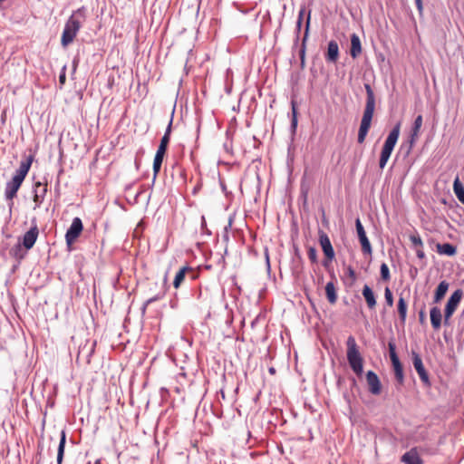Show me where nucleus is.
Here are the masks:
<instances>
[{
	"instance_id": "412c9836",
	"label": "nucleus",
	"mask_w": 464,
	"mask_h": 464,
	"mask_svg": "<svg viewBox=\"0 0 464 464\" xmlns=\"http://www.w3.org/2000/svg\"><path fill=\"white\" fill-rule=\"evenodd\" d=\"M362 53V44L359 36L356 34L351 35L350 54L353 58H357Z\"/></svg>"
},
{
	"instance_id": "4468645a",
	"label": "nucleus",
	"mask_w": 464,
	"mask_h": 464,
	"mask_svg": "<svg viewBox=\"0 0 464 464\" xmlns=\"http://www.w3.org/2000/svg\"><path fill=\"white\" fill-rule=\"evenodd\" d=\"M366 382L369 387V392L373 395H379L382 392V384L378 375L372 372L368 371L366 373Z\"/></svg>"
},
{
	"instance_id": "5701e85b",
	"label": "nucleus",
	"mask_w": 464,
	"mask_h": 464,
	"mask_svg": "<svg viewBox=\"0 0 464 464\" xmlns=\"http://www.w3.org/2000/svg\"><path fill=\"white\" fill-rule=\"evenodd\" d=\"M422 122H423L422 116L418 115L414 120L412 129H411V144L414 143L415 140H417V138L419 137V133H420V128L422 126Z\"/></svg>"
},
{
	"instance_id": "a211bd4d",
	"label": "nucleus",
	"mask_w": 464,
	"mask_h": 464,
	"mask_svg": "<svg viewBox=\"0 0 464 464\" xmlns=\"http://www.w3.org/2000/svg\"><path fill=\"white\" fill-rule=\"evenodd\" d=\"M404 464H423L416 448L405 452L401 459Z\"/></svg>"
},
{
	"instance_id": "423d86ee",
	"label": "nucleus",
	"mask_w": 464,
	"mask_h": 464,
	"mask_svg": "<svg viewBox=\"0 0 464 464\" xmlns=\"http://www.w3.org/2000/svg\"><path fill=\"white\" fill-rule=\"evenodd\" d=\"M401 130V122H397L392 130L390 131L388 137L385 140L384 145L382 147L381 157L379 160V166L382 169L386 166L391 154L397 143V140L400 136Z\"/></svg>"
},
{
	"instance_id": "f8f14e48",
	"label": "nucleus",
	"mask_w": 464,
	"mask_h": 464,
	"mask_svg": "<svg viewBox=\"0 0 464 464\" xmlns=\"http://www.w3.org/2000/svg\"><path fill=\"white\" fill-rule=\"evenodd\" d=\"M411 356H412L413 366H414L420 381L423 382L424 385L430 386V377H429L427 371L425 370L421 357L415 351L411 352Z\"/></svg>"
},
{
	"instance_id": "a878e982",
	"label": "nucleus",
	"mask_w": 464,
	"mask_h": 464,
	"mask_svg": "<svg viewBox=\"0 0 464 464\" xmlns=\"http://www.w3.org/2000/svg\"><path fill=\"white\" fill-rule=\"evenodd\" d=\"M437 251L440 255H446V256H451L456 254L457 249L453 245H451L450 243H445V244H438Z\"/></svg>"
},
{
	"instance_id": "0eeeda50",
	"label": "nucleus",
	"mask_w": 464,
	"mask_h": 464,
	"mask_svg": "<svg viewBox=\"0 0 464 464\" xmlns=\"http://www.w3.org/2000/svg\"><path fill=\"white\" fill-rule=\"evenodd\" d=\"M462 297L463 291L461 289H457L450 296L444 310V324L446 325L450 324V319L458 308Z\"/></svg>"
},
{
	"instance_id": "09e8293b",
	"label": "nucleus",
	"mask_w": 464,
	"mask_h": 464,
	"mask_svg": "<svg viewBox=\"0 0 464 464\" xmlns=\"http://www.w3.org/2000/svg\"><path fill=\"white\" fill-rule=\"evenodd\" d=\"M269 372H270L271 374H274V373L276 372L275 368H273V367L269 368Z\"/></svg>"
},
{
	"instance_id": "393cba45",
	"label": "nucleus",
	"mask_w": 464,
	"mask_h": 464,
	"mask_svg": "<svg viewBox=\"0 0 464 464\" xmlns=\"http://www.w3.org/2000/svg\"><path fill=\"white\" fill-rule=\"evenodd\" d=\"M325 294L327 300L330 304H334L337 301V294L335 285L333 281H330L325 285Z\"/></svg>"
},
{
	"instance_id": "6ab92c4d",
	"label": "nucleus",
	"mask_w": 464,
	"mask_h": 464,
	"mask_svg": "<svg viewBox=\"0 0 464 464\" xmlns=\"http://www.w3.org/2000/svg\"><path fill=\"white\" fill-rule=\"evenodd\" d=\"M362 295L365 299V302L367 304V306L369 309H373L376 306V297L372 291V289L368 285H365L362 288Z\"/></svg>"
},
{
	"instance_id": "c756f323",
	"label": "nucleus",
	"mask_w": 464,
	"mask_h": 464,
	"mask_svg": "<svg viewBox=\"0 0 464 464\" xmlns=\"http://www.w3.org/2000/svg\"><path fill=\"white\" fill-rule=\"evenodd\" d=\"M188 271H191V268L189 266H183L180 268L178 273L175 276L174 281H173V286L175 288H179L181 283L184 281L186 273Z\"/></svg>"
},
{
	"instance_id": "9b49d317",
	"label": "nucleus",
	"mask_w": 464,
	"mask_h": 464,
	"mask_svg": "<svg viewBox=\"0 0 464 464\" xmlns=\"http://www.w3.org/2000/svg\"><path fill=\"white\" fill-rule=\"evenodd\" d=\"M83 229L82 222L80 218H74L72 224L65 234V240L67 246H71L79 237Z\"/></svg>"
},
{
	"instance_id": "aec40b11",
	"label": "nucleus",
	"mask_w": 464,
	"mask_h": 464,
	"mask_svg": "<svg viewBox=\"0 0 464 464\" xmlns=\"http://www.w3.org/2000/svg\"><path fill=\"white\" fill-rule=\"evenodd\" d=\"M430 324L434 330H439L441 326V311L439 307L434 306L430 311Z\"/></svg>"
},
{
	"instance_id": "f704fd0d",
	"label": "nucleus",
	"mask_w": 464,
	"mask_h": 464,
	"mask_svg": "<svg viewBox=\"0 0 464 464\" xmlns=\"http://www.w3.org/2000/svg\"><path fill=\"white\" fill-rule=\"evenodd\" d=\"M307 255H308V258L310 259V261L312 263L317 262V251H316L315 247L309 246L307 249Z\"/></svg>"
},
{
	"instance_id": "cd10ccee",
	"label": "nucleus",
	"mask_w": 464,
	"mask_h": 464,
	"mask_svg": "<svg viewBox=\"0 0 464 464\" xmlns=\"http://www.w3.org/2000/svg\"><path fill=\"white\" fill-rule=\"evenodd\" d=\"M453 191L457 198L464 204V186L460 182L459 177H457L453 182Z\"/></svg>"
},
{
	"instance_id": "7ed1b4c3",
	"label": "nucleus",
	"mask_w": 464,
	"mask_h": 464,
	"mask_svg": "<svg viewBox=\"0 0 464 464\" xmlns=\"http://www.w3.org/2000/svg\"><path fill=\"white\" fill-rule=\"evenodd\" d=\"M85 19V9L81 7L74 11L68 18L64 24V28L61 37V44L67 47L71 44L80 31L82 22Z\"/></svg>"
},
{
	"instance_id": "e433bc0d",
	"label": "nucleus",
	"mask_w": 464,
	"mask_h": 464,
	"mask_svg": "<svg viewBox=\"0 0 464 464\" xmlns=\"http://www.w3.org/2000/svg\"><path fill=\"white\" fill-rule=\"evenodd\" d=\"M384 297H385L386 304L389 306H392L393 305V296H392V293L391 292L389 287L385 288Z\"/></svg>"
},
{
	"instance_id": "a18cd8bd",
	"label": "nucleus",
	"mask_w": 464,
	"mask_h": 464,
	"mask_svg": "<svg viewBox=\"0 0 464 464\" xmlns=\"http://www.w3.org/2000/svg\"><path fill=\"white\" fill-rule=\"evenodd\" d=\"M231 225H232V220L230 219L229 222H228V225L225 227V231H226V234L224 235V238L226 240L228 239V235H227V231L228 229L231 227Z\"/></svg>"
},
{
	"instance_id": "ea45409f",
	"label": "nucleus",
	"mask_w": 464,
	"mask_h": 464,
	"mask_svg": "<svg viewBox=\"0 0 464 464\" xmlns=\"http://www.w3.org/2000/svg\"><path fill=\"white\" fill-rule=\"evenodd\" d=\"M164 156H165L164 152L157 151L156 155H155V158H154V161L157 162V163L162 164Z\"/></svg>"
},
{
	"instance_id": "b1692460",
	"label": "nucleus",
	"mask_w": 464,
	"mask_h": 464,
	"mask_svg": "<svg viewBox=\"0 0 464 464\" xmlns=\"http://www.w3.org/2000/svg\"><path fill=\"white\" fill-rule=\"evenodd\" d=\"M309 27H310V12L308 13V15H307L306 25H305V32H304V38H303V41H302V47H301V49L299 51V56H300V60H301L302 65H304V63L305 42H306V40L308 38Z\"/></svg>"
},
{
	"instance_id": "4be33fe9",
	"label": "nucleus",
	"mask_w": 464,
	"mask_h": 464,
	"mask_svg": "<svg viewBox=\"0 0 464 464\" xmlns=\"http://www.w3.org/2000/svg\"><path fill=\"white\" fill-rule=\"evenodd\" d=\"M171 127H172V118L170 119V121H169V122L168 124V127H167V129L165 130V133H164L163 137L160 140V146H159L157 151L166 153L167 149H168V145L169 143Z\"/></svg>"
},
{
	"instance_id": "2f4dec72",
	"label": "nucleus",
	"mask_w": 464,
	"mask_h": 464,
	"mask_svg": "<svg viewBox=\"0 0 464 464\" xmlns=\"http://www.w3.org/2000/svg\"><path fill=\"white\" fill-rule=\"evenodd\" d=\"M304 14H305V8L302 7L299 10L298 18H297V22H296V38L297 39L299 37V34H300V31H301V26H302V23H303V19H304Z\"/></svg>"
},
{
	"instance_id": "20e7f679",
	"label": "nucleus",
	"mask_w": 464,
	"mask_h": 464,
	"mask_svg": "<svg viewBox=\"0 0 464 464\" xmlns=\"http://www.w3.org/2000/svg\"><path fill=\"white\" fill-rule=\"evenodd\" d=\"M346 356L348 363L353 372L361 376L363 372V357L362 356L356 340L353 335H350L346 340Z\"/></svg>"
},
{
	"instance_id": "39448f33",
	"label": "nucleus",
	"mask_w": 464,
	"mask_h": 464,
	"mask_svg": "<svg viewBox=\"0 0 464 464\" xmlns=\"http://www.w3.org/2000/svg\"><path fill=\"white\" fill-rule=\"evenodd\" d=\"M401 130V122H397L392 130L390 131L388 137L385 140L384 145L382 147L381 157L379 160V166L382 169L386 166L391 154L397 143V140L400 136Z\"/></svg>"
},
{
	"instance_id": "bb28decb",
	"label": "nucleus",
	"mask_w": 464,
	"mask_h": 464,
	"mask_svg": "<svg viewBox=\"0 0 464 464\" xmlns=\"http://www.w3.org/2000/svg\"><path fill=\"white\" fill-rule=\"evenodd\" d=\"M448 289L449 283H447L446 281H441L435 291L434 303L440 302L446 295Z\"/></svg>"
},
{
	"instance_id": "37998d69",
	"label": "nucleus",
	"mask_w": 464,
	"mask_h": 464,
	"mask_svg": "<svg viewBox=\"0 0 464 464\" xmlns=\"http://www.w3.org/2000/svg\"><path fill=\"white\" fill-rule=\"evenodd\" d=\"M416 250V256L420 258V259H423L425 257V253L424 251L422 250V247H416L415 248Z\"/></svg>"
},
{
	"instance_id": "79ce46f5",
	"label": "nucleus",
	"mask_w": 464,
	"mask_h": 464,
	"mask_svg": "<svg viewBox=\"0 0 464 464\" xmlns=\"http://www.w3.org/2000/svg\"><path fill=\"white\" fill-rule=\"evenodd\" d=\"M415 5L419 14L421 15L423 14V5L421 0H415Z\"/></svg>"
},
{
	"instance_id": "f3484780",
	"label": "nucleus",
	"mask_w": 464,
	"mask_h": 464,
	"mask_svg": "<svg viewBox=\"0 0 464 464\" xmlns=\"http://www.w3.org/2000/svg\"><path fill=\"white\" fill-rule=\"evenodd\" d=\"M339 58V46L336 41L332 40L328 43L325 60L327 63H334Z\"/></svg>"
},
{
	"instance_id": "7c9ffc66",
	"label": "nucleus",
	"mask_w": 464,
	"mask_h": 464,
	"mask_svg": "<svg viewBox=\"0 0 464 464\" xmlns=\"http://www.w3.org/2000/svg\"><path fill=\"white\" fill-rule=\"evenodd\" d=\"M66 443V437L64 431H62L61 440L58 446V451H57V464H62L63 455H64V448Z\"/></svg>"
},
{
	"instance_id": "8fccbe9b",
	"label": "nucleus",
	"mask_w": 464,
	"mask_h": 464,
	"mask_svg": "<svg viewBox=\"0 0 464 464\" xmlns=\"http://www.w3.org/2000/svg\"><path fill=\"white\" fill-rule=\"evenodd\" d=\"M221 395H222V398H225V393L222 391H221Z\"/></svg>"
},
{
	"instance_id": "473e14b6",
	"label": "nucleus",
	"mask_w": 464,
	"mask_h": 464,
	"mask_svg": "<svg viewBox=\"0 0 464 464\" xmlns=\"http://www.w3.org/2000/svg\"><path fill=\"white\" fill-rule=\"evenodd\" d=\"M381 277L384 281H389L391 279L390 270L387 264L382 263L380 267Z\"/></svg>"
},
{
	"instance_id": "f03ea898",
	"label": "nucleus",
	"mask_w": 464,
	"mask_h": 464,
	"mask_svg": "<svg viewBox=\"0 0 464 464\" xmlns=\"http://www.w3.org/2000/svg\"><path fill=\"white\" fill-rule=\"evenodd\" d=\"M364 88L366 91V103L358 131L357 140L359 143H363L365 140V138L371 128L372 120L375 110L374 92L370 84H364Z\"/></svg>"
},
{
	"instance_id": "c03bdc74",
	"label": "nucleus",
	"mask_w": 464,
	"mask_h": 464,
	"mask_svg": "<svg viewBox=\"0 0 464 464\" xmlns=\"http://www.w3.org/2000/svg\"><path fill=\"white\" fill-rule=\"evenodd\" d=\"M297 124V119H296V110L295 108V105L293 104V120H292V125L293 127H295Z\"/></svg>"
},
{
	"instance_id": "1a4fd4ad",
	"label": "nucleus",
	"mask_w": 464,
	"mask_h": 464,
	"mask_svg": "<svg viewBox=\"0 0 464 464\" xmlns=\"http://www.w3.org/2000/svg\"><path fill=\"white\" fill-rule=\"evenodd\" d=\"M388 348L395 378L399 383H402L404 381L403 368L396 353V345L393 342H389Z\"/></svg>"
},
{
	"instance_id": "ddd939ff",
	"label": "nucleus",
	"mask_w": 464,
	"mask_h": 464,
	"mask_svg": "<svg viewBox=\"0 0 464 464\" xmlns=\"http://www.w3.org/2000/svg\"><path fill=\"white\" fill-rule=\"evenodd\" d=\"M355 227L358 235L359 241L362 246V251L365 255H372V249L371 243L366 236V232L364 227L360 220V218H356L355 220Z\"/></svg>"
},
{
	"instance_id": "dca6fc26",
	"label": "nucleus",
	"mask_w": 464,
	"mask_h": 464,
	"mask_svg": "<svg viewBox=\"0 0 464 464\" xmlns=\"http://www.w3.org/2000/svg\"><path fill=\"white\" fill-rule=\"evenodd\" d=\"M38 235H39V230H38L37 226L32 227L23 236L22 244H23L24 247L26 248L27 250L31 249L34 246V245L35 244Z\"/></svg>"
},
{
	"instance_id": "c9c22d12",
	"label": "nucleus",
	"mask_w": 464,
	"mask_h": 464,
	"mask_svg": "<svg viewBox=\"0 0 464 464\" xmlns=\"http://www.w3.org/2000/svg\"><path fill=\"white\" fill-rule=\"evenodd\" d=\"M162 296H163V295H162V294H158V295H156L155 296L149 298V299L144 303V304H143V306H142V309H141V310H142V314H145L146 308H147V306H148L149 304H152V303H153V302H155V301H158V300L161 299V298H162Z\"/></svg>"
},
{
	"instance_id": "6e6552de",
	"label": "nucleus",
	"mask_w": 464,
	"mask_h": 464,
	"mask_svg": "<svg viewBox=\"0 0 464 464\" xmlns=\"http://www.w3.org/2000/svg\"><path fill=\"white\" fill-rule=\"evenodd\" d=\"M318 235L320 246L325 256V259L323 261V266L327 268L329 264L334 259L335 253L327 234L323 230H319Z\"/></svg>"
},
{
	"instance_id": "f257e3e1",
	"label": "nucleus",
	"mask_w": 464,
	"mask_h": 464,
	"mask_svg": "<svg viewBox=\"0 0 464 464\" xmlns=\"http://www.w3.org/2000/svg\"><path fill=\"white\" fill-rule=\"evenodd\" d=\"M33 162V156L27 157L24 160L20 162L19 168L15 170L13 179L8 181L5 188V198L9 201V208H11L14 202L13 199L16 197L17 191L20 188L23 181L24 180Z\"/></svg>"
},
{
	"instance_id": "72a5a7b5",
	"label": "nucleus",
	"mask_w": 464,
	"mask_h": 464,
	"mask_svg": "<svg viewBox=\"0 0 464 464\" xmlns=\"http://www.w3.org/2000/svg\"><path fill=\"white\" fill-rule=\"evenodd\" d=\"M410 240L414 248L416 247H423V243L420 237L418 234H413L410 236Z\"/></svg>"
},
{
	"instance_id": "de8ad7c7",
	"label": "nucleus",
	"mask_w": 464,
	"mask_h": 464,
	"mask_svg": "<svg viewBox=\"0 0 464 464\" xmlns=\"http://www.w3.org/2000/svg\"><path fill=\"white\" fill-rule=\"evenodd\" d=\"M424 318H425V314L423 311H420V323H422L424 321Z\"/></svg>"
},
{
	"instance_id": "c85d7f7f",
	"label": "nucleus",
	"mask_w": 464,
	"mask_h": 464,
	"mask_svg": "<svg viewBox=\"0 0 464 464\" xmlns=\"http://www.w3.org/2000/svg\"><path fill=\"white\" fill-rule=\"evenodd\" d=\"M397 309L400 316V320L402 324L405 323L407 317V304L403 297H400L398 300Z\"/></svg>"
},
{
	"instance_id": "2eb2a0df",
	"label": "nucleus",
	"mask_w": 464,
	"mask_h": 464,
	"mask_svg": "<svg viewBox=\"0 0 464 464\" xmlns=\"http://www.w3.org/2000/svg\"><path fill=\"white\" fill-rule=\"evenodd\" d=\"M47 193V184H42L41 182H35L34 187V208L36 209L41 207L45 195Z\"/></svg>"
},
{
	"instance_id": "58836bf2",
	"label": "nucleus",
	"mask_w": 464,
	"mask_h": 464,
	"mask_svg": "<svg viewBox=\"0 0 464 464\" xmlns=\"http://www.w3.org/2000/svg\"><path fill=\"white\" fill-rule=\"evenodd\" d=\"M65 71H66V66H63V70L59 75V82L60 84L63 85L65 83V81H66V73H65Z\"/></svg>"
},
{
	"instance_id": "9d476101",
	"label": "nucleus",
	"mask_w": 464,
	"mask_h": 464,
	"mask_svg": "<svg viewBox=\"0 0 464 464\" xmlns=\"http://www.w3.org/2000/svg\"><path fill=\"white\" fill-rule=\"evenodd\" d=\"M388 348L395 378L399 383H402L404 381L403 368L396 353V345L393 342H389Z\"/></svg>"
},
{
	"instance_id": "4c0bfd02",
	"label": "nucleus",
	"mask_w": 464,
	"mask_h": 464,
	"mask_svg": "<svg viewBox=\"0 0 464 464\" xmlns=\"http://www.w3.org/2000/svg\"><path fill=\"white\" fill-rule=\"evenodd\" d=\"M161 165L162 164H160V163H157V162L153 161V180H152L153 183L155 182L157 175L159 174V172L160 170Z\"/></svg>"
},
{
	"instance_id": "a19ab883",
	"label": "nucleus",
	"mask_w": 464,
	"mask_h": 464,
	"mask_svg": "<svg viewBox=\"0 0 464 464\" xmlns=\"http://www.w3.org/2000/svg\"><path fill=\"white\" fill-rule=\"evenodd\" d=\"M201 229L203 232H206L208 235H210L211 232L207 228V222L204 216L201 217Z\"/></svg>"
},
{
	"instance_id": "49530a36",
	"label": "nucleus",
	"mask_w": 464,
	"mask_h": 464,
	"mask_svg": "<svg viewBox=\"0 0 464 464\" xmlns=\"http://www.w3.org/2000/svg\"><path fill=\"white\" fill-rule=\"evenodd\" d=\"M348 275L350 277H352L353 279H355V272L354 270L353 269V267L349 266L348 267Z\"/></svg>"
}]
</instances>
